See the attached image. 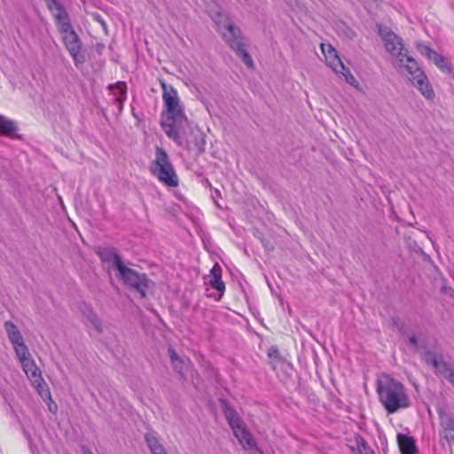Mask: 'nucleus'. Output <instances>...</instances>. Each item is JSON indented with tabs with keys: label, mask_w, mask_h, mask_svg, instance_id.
<instances>
[{
	"label": "nucleus",
	"mask_w": 454,
	"mask_h": 454,
	"mask_svg": "<svg viewBox=\"0 0 454 454\" xmlns=\"http://www.w3.org/2000/svg\"><path fill=\"white\" fill-rule=\"evenodd\" d=\"M434 95V90L430 84L427 82V99H430Z\"/></svg>",
	"instance_id": "35"
},
{
	"label": "nucleus",
	"mask_w": 454,
	"mask_h": 454,
	"mask_svg": "<svg viewBox=\"0 0 454 454\" xmlns=\"http://www.w3.org/2000/svg\"><path fill=\"white\" fill-rule=\"evenodd\" d=\"M213 20L227 44L242 59L247 67L252 68L254 67V61L246 49V45L242 40V32L239 27L235 26L230 17L223 12H216Z\"/></svg>",
	"instance_id": "4"
},
{
	"label": "nucleus",
	"mask_w": 454,
	"mask_h": 454,
	"mask_svg": "<svg viewBox=\"0 0 454 454\" xmlns=\"http://www.w3.org/2000/svg\"><path fill=\"white\" fill-rule=\"evenodd\" d=\"M427 59L434 63L442 74L454 79V67L447 57L427 46Z\"/></svg>",
	"instance_id": "10"
},
{
	"label": "nucleus",
	"mask_w": 454,
	"mask_h": 454,
	"mask_svg": "<svg viewBox=\"0 0 454 454\" xmlns=\"http://www.w3.org/2000/svg\"><path fill=\"white\" fill-rule=\"evenodd\" d=\"M233 432L235 436L239 439L240 444H242L245 449L256 448V444L253 439V436L243 425L233 429Z\"/></svg>",
	"instance_id": "19"
},
{
	"label": "nucleus",
	"mask_w": 454,
	"mask_h": 454,
	"mask_svg": "<svg viewBox=\"0 0 454 454\" xmlns=\"http://www.w3.org/2000/svg\"><path fill=\"white\" fill-rule=\"evenodd\" d=\"M108 90H111L114 95H116L115 90H118L120 91L121 96L116 97L114 100L119 105V110L121 111L122 105L125 99V95L127 91V85L123 82H118L115 84H110L108 86Z\"/></svg>",
	"instance_id": "23"
},
{
	"label": "nucleus",
	"mask_w": 454,
	"mask_h": 454,
	"mask_svg": "<svg viewBox=\"0 0 454 454\" xmlns=\"http://www.w3.org/2000/svg\"><path fill=\"white\" fill-rule=\"evenodd\" d=\"M397 442L402 454H418V449L411 436L398 434Z\"/></svg>",
	"instance_id": "17"
},
{
	"label": "nucleus",
	"mask_w": 454,
	"mask_h": 454,
	"mask_svg": "<svg viewBox=\"0 0 454 454\" xmlns=\"http://www.w3.org/2000/svg\"><path fill=\"white\" fill-rule=\"evenodd\" d=\"M209 285L220 293V297L225 290V285L222 280V269L218 263H215L210 270Z\"/></svg>",
	"instance_id": "16"
},
{
	"label": "nucleus",
	"mask_w": 454,
	"mask_h": 454,
	"mask_svg": "<svg viewBox=\"0 0 454 454\" xmlns=\"http://www.w3.org/2000/svg\"><path fill=\"white\" fill-rule=\"evenodd\" d=\"M171 364H172L174 371L179 374L180 378L183 380H185V375L184 372V360L180 359V363L175 362V363H171Z\"/></svg>",
	"instance_id": "28"
},
{
	"label": "nucleus",
	"mask_w": 454,
	"mask_h": 454,
	"mask_svg": "<svg viewBox=\"0 0 454 454\" xmlns=\"http://www.w3.org/2000/svg\"><path fill=\"white\" fill-rule=\"evenodd\" d=\"M48 9L51 12L56 24L69 19V15L64 6L58 0H45Z\"/></svg>",
	"instance_id": "14"
},
{
	"label": "nucleus",
	"mask_w": 454,
	"mask_h": 454,
	"mask_svg": "<svg viewBox=\"0 0 454 454\" xmlns=\"http://www.w3.org/2000/svg\"><path fill=\"white\" fill-rule=\"evenodd\" d=\"M336 73H340L344 76V74H347V71H344L341 67H338V71Z\"/></svg>",
	"instance_id": "37"
},
{
	"label": "nucleus",
	"mask_w": 454,
	"mask_h": 454,
	"mask_svg": "<svg viewBox=\"0 0 454 454\" xmlns=\"http://www.w3.org/2000/svg\"><path fill=\"white\" fill-rule=\"evenodd\" d=\"M220 194L218 190H215V196H218Z\"/></svg>",
	"instance_id": "40"
},
{
	"label": "nucleus",
	"mask_w": 454,
	"mask_h": 454,
	"mask_svg": "<svg viewBox=\"0 0 454 454\" xmlns=\"http://www.w3.org/2000/svg\"><path fill=\"white\" fill-rule=\"evenodd\" d=\"M162 98L166 110L161 114L160 124L166 135L178 145L190 147L186 137L188 120L184 112L176 90L161 82Z\"/></svg>",
	"instance_id": "1"
},
{
	"label": "nucleus",
	"mask_w": 454,
	"mask_h": 454,
	"mask_svg": "<svg viewBox=\"0 0 454 454\" xmlns=\"http://www.w3.org/2000/svg\"><path fill=\"white\" fill-rule=\"evenodd\" d=\"M52 410H53V407L49 406V411H53Z\"/></svg>",
	"instance_id": "42"
},
{
	"label": "nucleus",
	"mask_w": 454,
	"mask_h": 454,
	"mask_svg": "<svg viewBox=\"0 0 454 454\" xmlns=\"http://www.w3.org/2000/svg\"><path fill=\"white\" fill-rule=\"evenodd\" d=\"M97 254L103 262L108 263L109 268L117 271V273L125 265L115 247H101L97 250Z\"/></svg>",
	"instance_id": "9"
},
{
	"label": "nucleus",
	"mask_w": 454,
	"mask_h": 454,
	"mask_svg": "<svg viewBox=\"0 0 454 454\" xmlns=\"http://www.w3.org/2000/svg\"><path fill=\"white\" fill-rule=\"evenodd\" d=\"M261 242L263 246V247L267 250V251H273L274 250V246L273 244L267 239L265 238H261Z\"/></svg>",
	"instance_id": "32"
},
{
	"label": "nucleus",
	"mask_w": 454,
	"mask_h": 454,
	"mask_svg": "<svg viewBox=\"0 0 454 454\" xmlns=\"http://www.w3.org/2000/svg\"><path fill=\"white\" fill-rule=\"evenodd\" d=\"M344 71H347V74H344L345 80L350 85H355L357 83L356 79L354 77V75L350 73L349 69L344 65V68H341Z\"/></svg>",
	"instance_id": "30"
},
{
	"label": "nucleus",
	"mask_w": 454,
	"mask_h": 454,
	"mask_svg": "<svg viewBox=\"0 0 454 454\" xmlns=\"http://www.w3.org/2000/svg\"><path fill=\"white\" fill-rule=\"evenodd\" d=\"M17 130L14 121L0 115V134L13 137Z\"/></svg>",
	"instance_id": "22"
},
{
	"label": "nucleus",
	"mask_w": 454,
	"mask_h": 454,
	"mask_svg": "<svg viewBox=\"0 0 454 454\" xmlns=\"http://www.w3.org/2000/svg\"><path fill=\"white\" fill-rule=\"evenodd\" d=\"M13 348L16 352L17 356L21 361V363L25 360L29 359L30 354L28 352V348L24 341H20L19 345H13Z\"/></svg>",
	"instance_id": "26"
},
{
	"label": "nucleus",
	"mask_w": 454,
	"mask_h": 454,
	"mask_svg": "<svg viewBox=\"0 0 454 454\" xmlns=\"http://www.w3.org/2000/svg\"><path fill=\"white\" fill-rule=\"evenodd\" d=\"M22 366L25 373L36 387L39 394L43 396H50V392L43 383V380L41 376L40 369L35 365L32 359H27L22 362Z\"/></svg>",
	"instance_id": "8"
},
{
	"label": "nucleus",
	"mask_w": 454,
	"mask_h": 454,
	"mask_svg": "<svg viewBox=\"0 0 454 454\" xmlns=\"http://www.w3.org/2000/svg\"><path fill=\"white\" fill-rule=\"evenodd\" d=\"M90 16L93 19V20L98 22L101 25L104 31L107 34V26L103 17L98 12H92L90 13Z\"/></svg>",
	"instance_id": "29"
},
{
	"label": "nucleus",
	"mask_w": 454,
	"mask_h": 454,
	"mask_svg": "<svg viewBox=\"0 0 454 454\" xmlns=\"http://www.w3.org/2000/svg\"><path fill=\"white\" fill-rule=\"evenodd\" d=\"M82 451L83 454H93L92 451L86 446L82 447Z\"/></svg>",
	"instance_id": "36"
},
{
	"label": "nucleus",
	"mask_w": 454,
	"mask_h": 454,
	"mask_svg": "<svg viewBox=\"0 0 454 454\" xmlns=\"http://www.w3.org/2000/svg\"><path fill=\"white\" fill-rule=\"evenodd\" d=\"M4 329L7 333L9 340L11 341L12 346L16 345V344L19 345V343H20V341H24L20 330L15 325V324L12 323V321H6L4 323Z\"/></svg>",
	"instance_id": "21"
},
{
	"label": "nucleus",
	"mask_w": 454,
	"mask_h": 454,
	"mask_svg": "<svg viewBox=\"0 0 454 454\" xmlns=\"http://www.w3.org/2000/svg\"><path fill=\"white\" fill-rule=\"evenodd\" d=\"M409 342L413 348H418V340L415 335H411L409 337Z\"/></svg>",
	"instance_id": "34"
},
{
	"label": "nucleus",
	"mask_w": 454,
	"mask_h": 454,
	"mask_svg": "<svg viewBox=\"0 0 454 454\" xmlns=\"http://www.w3.org/2000/svg\"><path fill=\"white\" fill-rule=\"evenodd\" d=\"M186 137L189 140L190 147L183 146L184 148L187 150H197L200 154L205 152V135L200 130H192L189 123L186 129Z\"/></svg>",
	"instance_id": "11"
},
{
	"label": "nucleus",
	"mask_w": 454,
	"mask_h": 454,
	"mask_svg": "<svg viewBox=\"0 0 454 454\" xmlns=\"http://www.w3.org/2000/svg\"><path fill=\"white\" fill-rule=\"evenodd\" d=\"M150 171L165 185L169 187L178 185L179 181L176 170L168 153L161 147H156L155 160L151 162Z\"/></svg>",
	"instance_id": "5"
},
{
	"label": "nucleus",
	"mask_w": 454,
	"mask_h": 454,
	"mask_svg": "<svg viewBox=\"0 0 454 454\" xmlns=\"http://www.w3.org/2000/svg\"><path fill=\"white\" fill-rule=\"evenodd\" d=\"M57 26L61 34L62 41L73 58L75 66L83 64L85 62V56L81 53L82 43L76 32L74 30L70 19L57 24Z\"/></svg>",
	"instance_id": "6"
},
{
	"label": "nucleus",
	"mask_w": 454,
	"mask_h": 454,
	"mask_svg": "<svg viewBox=\"0 0 454 454\" xmlns=\"http://www.w3.org/2000/svg\"><path fill=\"white\" fill-rule=\"evenodd\" d=\"M153 286V282L147 278V281L141 280L137 283H135L129 288L137 292L140 294L141 298L146 297V292Z\"/></svg>",
	"instance_id": "25"
},
{
	"label": "nucleus",
	"mask_w": 454,
	"mask_h": 454,
	"mask_svg": "<svg viewBox=\"0 0 454 454\" xmlns=\"http://www.w3.org/2000/svg\"><path fill=\"white\" fill-rule=\"evenodd\" d=\"M82 313L83 317L86 319L87 324H90L97 331L98 333H103L102 321L91 308V306L85 305L82 310Z\"/></svg>",
	"instance_id": "15"
},
{
	"label": "nucleus",
	"mask_w": 454,
	"mask_h": 454,
	"mask_svg": "<svg viewBox=\"0 0 454 454\" xmlns=\"http://www.w3.org/2000/svg\"><path fill=\"white\" fill-rule=\"evenodd\" d=\"M145 440L153 454H167L164 447L153 434L149 433L145 434Z\"/></svg>",
	"instance_id": "24"
},
{
	"label": "nucleus",
	"mask_w": 454,
	"mask_h": 454,
	"mask_svg": "<svg viewBox=\"0 0 454 454\" xmlns=\"http://www.w3.org/2000/svg\"><path fill=\"white\" fill-rule=\"evenodd\" d=\"M221 401L224 404V408H223L224 416H225L228 423L231 427V428L235 429V428L242 426L243 425L242 420L237 414L236 411L232 407L229 406L226 402H224L223 400H221Z\"/></svg>",
	"instance_id": "20"
},
{
	"label": "nucleus",
	"mask_w": 454,
	"mask_h": 454,
	"mask_svg": "<svg viewBox=\"0 0 454 454\" xmlns=\"http://www.w3.org/2000/svg\"><path fill=\"white\" fill-rule=\"evenodd\" d=\"M171 363L178 362L180 363V359H182L177 353L175 351L173 348H168V349Z\"/></svg>",
	"instance_id": "31"
},
{
	"label": "nucleus",
	"mask_w": 454,
	"mask_h": 454,
	"mask_svg": "<svg viewBox=\"0 0 454 454\" xmlns=\"http://www.w3.org/2000/svg\"><path fill=\"white\" fill-rule=\"evenodd\" d=\"M279 355V350L278 348V347L276 346H271L269 350H268V356L269 357H275L277 358Z\"/></svg>",
	"instance_id": "33"
},
{
	"label": "nucleus",
	"mask_w": 454,
	"mask_h": 454,
	"mask_svg": "<svg viewBox=\"0 0 454 454\" xmlns=\"http://www.w3.org/2000/svg\"><path fill=\"white\" fill-rule=\"evenodd\" d=\"M356 444L359 454H374L373 450L367 445L364 438H356Z\"/></svg>",
	"instance_id": "27"
},
{
	"label": "nucleus",
	"mask_w": 454,
	"mask_h": 454,
	"mask_svg": "<svg viewBox=\"0 0 454 454\" xmlns=\"http://www.w3.org/2000/svg\"><path fill=\"white\" fill-rule=\"evenodd\" d=\"M379 33L384 42L386 50L390 53L392 63L401 71L406 70L411 77V83L419 90L422 95H426L424 86V72L418 67L415 59L408 54L403 40L387 27H380Z\"/></svg>",
	"instance_id": "2"
},
{
	"label": "nucleus",
	"mask_w": 454,
	"mask_h": 454,
	"mask_svg": "<svg viewBox=\"0 0 454 454\" xmlns=\"http://www.w3.org/2000/svg\"><path fill=\"white\" fill-rule=\"evenodd\" d=\"M440 423L443 429V437L448 442H454V419L442 409H439Z\"/></svg>",
	"instance_id": "13"
},
{
	"label": "nucleus",
	"mask_w": 454,
	"mask_h": 454,
	"mask_svg": "<svg viewBox=\"0 0 454 454\" xmlns=\"http://www.w3.org/2000/svg\"><path fill=\"white\" fill-rule=\"evenodd\" d=\"M52 410H53V407L49 406V411H53Z\"/></svg>",
	"instance_id": "43"
},
{
	"label": "nucleus",
	"mask_w": 454,
	"mask_h": 454,
	"mask_svg": "<svg viewBox=\"0 0 454 454\" xmlns=\"http://www.w3.org/2000/svg\"><path fill=\"white\" fill-rule=\"evenodd\" d=\"M330 60H331V61H332V60H333V55H332V57H331L329 59H326V61H327V64H328V65H329V61H330Z\"/></svg>",
	"instance_id": "39"
},
{
	"label": "nucleus",
	"mask_w": 454,
	"mask_h": 454,
	"mask_svg": "<svg viewBox=\"0 0 454 454\" xmlns=\"http://www.w3.org/2000/svg\"><path fill=\"white\" fill-rule=\"evenodd\" d=\"M427 263H428V262H430V263L434 266L433 262L429 259V257H428V256H427Z\"/></svg>",
	"instance_id": "38"
},
{
	"label": "nucleus",
	"mask_w": 454,
	"mask_h": 454,
	"mask_svg": "<svg viewBox=\"0 0 454 454\" xmlns=\"http://www.w3.org/2000/svg\"><path fill=\"white\" fill-rule=\"evenodd\" d=\"M377 393L380 402L388 414L395 413L410 405L404 386L393 378L385 377L378 380Z\"/></svg>",
	"instance_id": "3"
},
{
	"label": "nucleus",
	"mask_w": 454,
	"mask_h": 454,
	"mask_svg": "<svg viewBox=\"0 0 454 454\" xmlns=\"http://www.w3.org/2000/svg\"><path fill=\"white\" fill-rule=\"evenodd\" d=\"M321 49L326 59H329L332 55L333 56V60L329 61V67H331L334 72L338 71V67L344 68L343 62L338 56L337 51L332 45L321 43Z\"/></svg>",
	"instance_id": "18"
},
{
	"label": "nucleus",
	"mask_w": 454,
	"mask_h": 454,
	"mask_svg": "<svg viewBox=\"0 0 454 454\" xmlns=\"http://www.w3.org/2000/svg\"><path fill=\"white\" fill-rule=\"evenodd\" d=\"M117 277L128 287L141 280L147 281V276L124 265L117 273Z\"/></svg>",
	"instance_id": "12"
},
{
	"label": "nucleus",
	"mask_w": 454,
	"mask_h": 454,
	"mask_svg": "<svg viewBox=\"0 0 454 454\" xmlns=\"http://www.w3.org/2000/svg\"><path fill=\"white\" fill-rule=\"evenodd\" d=\"M220 194L218 190H215V196H218Z\"/></svg>",
	"instance_id": "41"
},
{
	"label": "nucleus",
	"mask_w": 454,
	"mask_h": 454,
	"mask_svg": "<svg viewBox=\"0 0 454 454\" xmlns=\"http://www.w3.org/2000/svg\"><path fill=\"white\" fill-rule=\"evenodd\" d=\"M427 363L433 365L436 375L446 380L454 387V369L442 350H427Z\"/></svg>",
	"instance_id": "7"
}]
</instances>
